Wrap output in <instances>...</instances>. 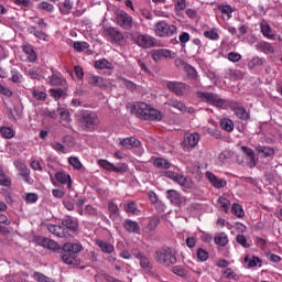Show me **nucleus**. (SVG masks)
I'll use <instances>...</instances> for the list:
<instances>
[{
    "instance_id": "obj_25",
    "label": "nucleus",
    "mask_w": 282,
    "mask_h": 282,
    "mask_svg": "<svg viewBox=\"0 0 282 282\" xmlns=\"http://www.w3.org/2000/svg\"><path fill=\"white\" fill-rule=\"evenodd\" d=\"M256 50H258V52H262L263 54H274V46L269 42H259L256 45Z\"/></svg>"
},
{
    "instance_id": "obj_7",
    "label": "nucleus",
    "mask_w": 282,
    "mask_h": 282,
    "mask_svg": "<svg viewBox=\"0 0 282 282\" xmlns=\"http://www.w3.org/2000/svg\"><path fill=\"white\" fill-rule=\"evenodd\" d=\"M166 87L176 96H184V94H188L191 91V86L181 82H169Z\"/></svg>"
},
{
    "instance_id": "obj_31",
    "label": "nucleus",
    "mask_w": 282,
    "mask_h": 282,
    "mask_svg": "<svg viewBox=\"0 0 282 282\" xmlns=\"http://www.w3.org/2000/svg\"><path fill=\"white\" fill-rule=\"evenodd\" d=\"M261 32L265 39H270L271 41H274V33H272V28L268 22H262L260 24Z\"/></svg>"
},
{
    "instance_id": "obj_64",
    "label": "nucleus",
    "mask_w": 282,
    "mask_h": 282,
    "mask_svg": "<svg viewBox=\"0 0 282 282\" xmlns=\"http://www.w3.org/2000/svg\"><path fill=\"white\" fill-rule=\"evenodd\" d=\"M63 205L66 210L73 212L75 208L74 200L72 198H64Z\"/></svg>"
},
{
    "instance_id": "obj_27",
    "label": "nucleus",
    "mask_w": 282,
    "mask_h": 282,
    "mask_svg": "<svg viewBox=\"0 0 282 282\" xmlns=\"http://www.w3.org/2000/svg\"><path fill=\"white\" fill-rule=\"evenodd\" d=\"M96 245L100 248L101 252H105L106 254H111L115 250L113 245L101 239L96 240Z\"/></svg>"
},
{
    "instance_id": "obj_58",
    "label": "nucleus",
    "mask_w": 282,
    "mask_h": 282,
    "mask_svg": "<svg viewBox=\"0 0 282 282\" xmlns=\"http://www.w3.org/2000/svg\"><path fill=\"white\" fill-rule=\"evenodd\" d=\"M11 74H12V77H11L12 83H17V84L23 83V75L19 70L12 69Z\"/></svg>"
},
{
    "instance_id": "obj_32",
    "label": "nucleus",
    "mask_w": 282,
    "mask_h": 282,
    "mask_svg": "<svg viewBox=\"0 0 282 282\" xmlns=\"http://www.w3.org/2000/svg\"><path fill=\"white\" fill-rule=\"evenodd\" d=\"M62 225L66 228V230H70V232H76V230H78V223L72 218H65L62 221Z\"/></svg>"
},
{
    "instance_id": "obj_18",
    "label": "nucleus",
    "mask_w": 282,
    "mask_h": 282,
    "mask_svg": "<svg viewBox=\"0 0 282 282\" xmlns=\"http://www.w3.org/2000/svg\"><path fill=\"white\" fill-rule=\"evenodd\" d=\"M22 50L24 52V54H26V61L29 63H36V51H34V46H32V44H24L22 46Z\"/></svg>"
},
{
    "instance_id": "obj_12",
    "label": "nucleus",
    "mask_w": 282,
    "mask_h": 282,
    "mask_svg": "<svg viewBox=\"0 0 282 282\" xmlns=\"http://www.w3.org/2000/svg\"><path fill=\"white\" fill-rule=\"evenodd\" d=\"M150 109L151 106H149L148 104L139 102L134 106V113L137 118H140V120H147V116Z\"/></svg>"
},
{
    "instance_id": "obj_16",
    "label": "nucleus",
    "mask_w": 282,
    "mask_h": 282,
    "mask_svg": "<svg viewBox=\"0 0 282 282\" xmlns=\"http://www.w3.org/2000/svg\"><path fill=\"white\" fill-rule=\"evenodd\" d=\"M120 147H122V149H138V147H140V140L130 137V138H126L120 140L119 142Z\"/></svg>"
},
{
    "instance_id": "obj_14",
    "label": "nucleus",
    "mask_w": 282,
    "mask_h": 282,
    "mask_svg": "<svg viewBox=\"0 0 282 282\" xmlns=\"http://www.w3.org/2000/svg\"><path fill=\"white\" fill-rule=\"evenodd\" d=\"M55 180L59 184H66L68 191L72 188V175H69L67 172H57L55 173Z\"/></svg>"
},
{
    "instance_id": "obj_20",
    "label": "nucleus",
    "mask_w": 282,
    "mask_h": 282,
    "mask_svg": "<svg viewBox=\"0 0 282 282\" xmlns=\"http://www.w3.org/2000/svg\"><path fill=\"white\" fill-rule=\"evenodd\" d=\"M88 85H93L94 87H99L100 89H106L107 83L105 78L96 75L88 76Z\"/></svg>"
},
{
    "instance_id": "obj_40",
    "label": "nucleus",
    "mask_w": 282,
    "mask_h": 282,
    "mask_svg": "<svg viewBox=\"0 0 282 282\" xmlns=\"http://www.w3.org/2000/svg\"><path fill=\"white\" fill-rule=\"evenodd\" d=\"M265 64V58L254 56L250 62H248V68L249 69H254V67H261V65Z\"/></svg>"
},
{
    "instance_id": "obj_49",
    "label": "nucleus",
    "mask_w": 282,
    "mask_h": 282,
    "mask_svg": "<svg viewBox=\"0 0 282 282\" xmlns=\"http://www.w3.org/2000/svg\"><path fill=\"white\" fill-rule=\"evenodd\" d=\"M25 76H29L33 80H41V70L31 68L25 70Z\"/></svg>"
},
{
    "instance_id": "obj_3",
    "label": "nucleus",
    "mask_w": 282,
    "mask_h": 282,
    "mask_svg": "<svg viewBox=\"0 0 282 282\" xmlns=\"http://www.w3.org/2000/svg\"><path fill=\"white\" fill-rule=\"evenodd\" d=\"M79 122L84 131H95L100 122L96 112L86 111L82 115Z\"/></svg>"
},
{
    "instance_id": "obj_36",
    "label": "nucleus",
    "mask_w": 282,
    "mask_h": 282,
    "mask_svg": "<svg viewBox=\"0 0 282 282\" xmlns=\"http://www.w3.org/2000/svg\"><path fill=\"white\" fill-rule=\"evenodd\" d=\"M241 151L245 153V155H246L247 160L250 162V164L252 166H254L257 164V162L254 161V150H252L246 145H242Z\"/></svg>"
},
{
    "instance_id": "obj_37",
    "label": "nucleus",
    "mask_w": 282,
    "mask_h": 282,
    "mask_svg": "<svg viewBox=\"0 0 282 282\" xmlns=\"http://www.w3.org/2000/svg\"><path fill=\"white\" fill-rule=\"evenodd\" d=\"M153 166H155V169H169L171 166V162H169V160L163 159V158H155L153 160Z\"/></svg>"
},
{
    "instance_id": "obj_13",
    "label": "nucleus",
    "mask_w": 282,
    "mask_h": 282,
    "mask_svg": "<svg viewBox=\"0 0 282 282\" xmlns=\"http://www.w3.org/2000/svg\"><path fill=\"white\" fill-rule=\"evenodd\" d=\"M48 232L51 235H55V237H59L61 239H65V237H69V232L61 225H48L47 226Z\"/></svg>"
},
{
    "instance_id": "obj_59",
    "label": "nucleus",
    "mask_w": 282,
    "mask_h": 282,
    "mask_svg": "<svg viewBox=\"0 0 282 282\" xmlns=\"http://www.w3.org/2000/svg\"><path fill=\"white\" fill-rule=\"evenodd\" d=\"M218 203L220 204L221 210L228 213V209L230 208V200L226 197H219Z\"/></svg>"
},
{
    "instance_id": "obj_6",
    "label": "nucleus",
    "mask_w": 282,
    "mask_h": 282,
    "mask_svg": "<svg viewBox=\"0 0 282 282\" xmlns=\"http://www.w3.org/2000/svg\"><path fill=\"white\" fill-rule=\"evenodd\" d=\"M227 105L239 120H250V112L246 111V108L239 105V101H228Z\"/></svg>"
},
{
    "instance_id": "obj_22",
    "label": "nucleus",
    "mask_w": 282,
    "mask_h": 282,
    "mask_svg": "<svg viewBox=\"0 0 282 282\" xmlns=\"http://www.w3.org/2000/svg\"><path fill=\"white\" fill-rule=\"evenodd\" d=\"M15 166L19 171V175L23 177L24 182L26 184H30V169H28V165L23 163H15Z\"/></svg>"
},
{
    "instance_id": "obj_1",
    "label": "nucleus",
    "mask_w": 282,
    "mask_h": 282,
    "mask_svg": "<svg viewBox=\"0 0 282 282\" xmlns=\"http://www.w3.org/2000/svg\"><path fill=\"white\" fill-rule=\"evenodd\" d=\"M154 259L160 265L169 268L177 263V251L171 247L163 246L154 252Z\"/></svg>"
},
{
    "instance_id": "obj_15",
    "label": "nucleus",
    "mask_w": 282,
    "mask_h": 282,
    "mask_svg": "<svg viewBox=\"0 0 282 282\" xmlns=\"http://www.w3.org/2000/svg\"><path fill=\"white\" fill-rule=\"evenodd\" d=\"M126 232H133L140 235V225L135 220L126 219L122 224Z\"/></svg>"
},
{
    "instance_id": "obj_47",
    "label": "nucleus",
    "mask_w": 282,
    "mask_h": 282,
    "mask_svg": "<svg viewBox=\"0 0 282 282\" xmlns=\"http://www.w3.org/2000/svg\"><path fill=\"white\" fill-rule=\"evenodd\" d=\"M231 213L232 215H235L236 217H239L241 219V217L246 216V212H243V207H241L239 204L235 203L231 206Z\"/></svg>"
},
{
    "instance_id": "obj_9",
    "label": "nucleus",
    "mask_w": 282,
    "mask_h": 282,
    "mask_svg": "<svg viewBox=\"0 0 282 282\" xmlns=\"http://www.w3.org/2000/svg\"><path fill=\"white\" fill-rule=\"evenodd\" d=\"M117 25L122 30H131L133 28V17L124 11L119 12L117 14Z\"/></svg>"
},
{
    "instance_id": "obj_10",
    "label": "nucleus",
    "mask_w": 282,
    "mask_h": 282,
    "mask_svg": "<svg viewBox=\"0 0 282 282\" xmlns=\"http://www.w3.org/2000/svg\"><path fill=\"white\" fill-rule=\"evenodd\" d=\"M104 36H106V39H110L111 43H120L124 40L122 32H119L118 29L113 26L106 28L104 30Z\"/></svg>"
},
{
    "instance_id": "obj_28",
    "label": "nucleus",
    "mask_w": 282,
    "mask_h": 282,
    "mask_svg": "<svg viewBox=\"0 0 282 282\" xmlns=\"http://www.w3.org/2000/svg\"><path fill=\"white\" fill-rule=\"evenodd\" d=\"M219 124L223 131H226L227 133H232V131H235V122L229 118L220 119Z\"/></svg>"
},
{
    "instance_id": "obj_62",
    "label": "nucleus",
    "mask_w": 282,
    "mask_h": 282,
    "mask_svg": "<svg viewBox=\"0 0 282 282\" xmlns=\"http://www.w3.org/2000/svg\"><path fill=\"white\" fill-rule=\"evenodd\" d=\"M236 241L237 243H239V246H241L242 248H250V243H248V239L246 238V236L243 235H238L236 237Z\"/></svg>"
},
{
    "instance_id": "obj_60",
    "label": "nucleus",
    "mask_w": 282,
    "mask_h": 282,
    "mask_svg": "<svg viewBox=\"0 0 282 282\" xmlns=\"http://www.w3.org/2000/svg\"><path fill=\"white\" fill-rule=\"evenodd\" d=\"M174 9L175 12H184L186 10V0H175Z\"/></svg>"
},
{
    "instance_id": "obj_4",
    "label": "nucleus",
    "mask_w": 282,
    "mask_h": 282,
    "mask_svg": "<svg viewBox=\"0 0 282 282\" xmlns=\"http://www.w3.org/2000/svg\"><path fill=\"white\" fill-rule=\"evenodd\" d=\"M156 36H161L162 39L173 36V34L177 33V26L174 24H167L166 21H159L154 25Z\"/></svg>"
},
{
    "instance_id": "obj_50",
    "label": "nucleus",
    "mask_w": 282,
    "mask_h": 282,
    "mask_svg": "<svg viewBox=\"0 0 282 282\" xmlns=\"http://www.w3.org/2000/svg\"><path fill=\"white\" fill-rule=\"evenodd\" d=\"M126 213L135 215L138 213V204L135 202H129L123 206Z\"/></svg>"
},
{
    "instance_id": "obj_52",
    "label": "nucleus",
    "mask_w": 282,
    "mask_h": 282,
    "mask_svg": "<svg viewBox=\"0 0 282 282\" xmlns=\"http://www.w3.org/2000/svg\"><path fill=\"white\" fill-rule=\"evenodd\" d=\"M73 47L75 52H85V50H89V43L87 42H74Z\"/></svg>"
},
{
    "instance_id": "obj_55",
    "label": "nucleus",
    "mask_w": 282,
    "mask_h": 282,
    "mask_svg": "<svg viewBox=\"0 0 282 282\" xmlns=\"http://www.w3.org/2000/svg\"><path fill=\"white\" fill-rule=\"evenodd\" d=\"M205 39H209L210 41H218L219 40V33L215 31V29H212L209 31L204 32Z\"/></svg>"
},
{
    "instance_id": "obj_46",
    "label": "nucleus",
    "mask_w": 282,
    "mask_h": 282,
    "mask_svg": "<svg viewBox=\"0 0 282 282\" xmlns=\"http://www.w3.org/2000/svg\"><path fill=\"white\" fill-rule=\"evenodd\" d=\"M0 133L2 138H6V140H12V137L14 135V130L10 127H1Z\"/></svg>"
},
{
    "instance_id": "obj_44",
    "label": "nucleus",
    "mask_w": 282,
    "mask_h": 282,
    "mask_svg": "<svg viewBox=\"0 0 282 282\" xmlns=\"http://www.w3.org/2000/svg\"><path fill=\"white\" fill-rule=\"evenodd\" d=\"M219 12L221 14H226L228 19H232V12H235V9L230 4H220L218 6Z\"/></svg>"
},
{
    "instance_id": "obj_61",
    "label": "nucleus",
    "mask_w": 282,
    "mask_h": 282,
    "mask_svg": "<svg viewBox=\"0 0 282 282\" xmlns=\"http://www.w3.org/2000/svg\"><path fill=\"white\" fill-rule=\"evenodd\" d=\"M196 254L199 261H208L209 253L205 249L203 248L197 249Z\"/></svg>"
},
{
    "instance_id": "obj_41",
    "label": "nucleus",
    "mask_w": 282,
    "mask_h": 282,
    "mask_svg": "<svg viewBox=\"0 0 282 282\" xmlns=\"http://www.w3.org/2000/svg\"><path fill=\"white\" fill-rule=\"evenodd\" d=\"M145 120H162V112L155 108L150 107Z\"/></svg>"
},
{
    "instance_id": "obj_42",
    "label": "nucleus",
    "mask_w": 282,
    "mask_h": 282,
    "mask_svg": "<svg viewBox=\"0 0 282 282\" xmlns=\"http://www.w3.org/2000/svg\"><path fill=\"white\" fill-rule=\"evenodd\" d=\"M245 263H248L247 268H257V264H259V268H261V259L259 257L253 256L252 259H250V256L245 257L243 259Z\"/></svg>"
},
{
    "instance_id": "obj_51",
    "label": "nucleus",
    "mask_w": 282,
    "mask_h": 282,
    "mask_svg": "<svg viewBox=\"0 0 282 282\" xmlns=\"http://www.w3.org/2000/svg\"><path fill=\"white\" fill-rule=\"evenodd\" d=\"M129 171V164L127 163H118L117 165H112V173H127Z\"/></svg>"
},
{
    "instance_id": "obj_48",
    "label": "nucleus",
    "mask_w": 282,
    "mask_h": 282,
    "mask_svg": "<svg viewBox=\"0 0 282 282\" xmlns=\"http://www.w3.org/2000/svg\"><path fill=\"white\" fill-rule=\"evenodd\" d=\"M184 72H186L188 78L192 80H197V69H195V67L191 66L189 64H185Z\"/></svg>"
},
{
    "instance_id": "obj_43",
    "label": "nucleus",
    "mask_w": 282,
    "mask_h": 282,
    "mask_svg": "<svg viewBox=\"0 0 282 282\" xmlns=\"http://www.w3.org/2000/svg\"><path fill=\"white\" fill-rule=\"evenodd\" d=\"M225 78L228 80H241L243 73L241 70H228Z\"/></svg>"
},
{
    "instance_id": "obj_19",
    "label": "nucleus",
    "mask_w": 282,
    "mask_h": 282,
    "mask_svg": "<svg viewBox=\"0 0 282 282\" xmlns=\"http://www.w3.org/2000/svg\"><path fill=\"white\" fill-rule=\"evenodd\" d=\"M135 45H139V47H152L153 46V40L147 35L139 34L134 37Z\"/></svg>"
},
{
    "instance_id": "obj_38",
    "label": "nucleus",
    "mask_w": 282,
    "mask_h": 282,
    "mask_svg": "<svg viewBox=\"0 0 282 282\" xmlns=\"http://www.w3.org/2000/svg\"><path fill=\"white\" fill-rule=\"evenodd\" d=\"M62 261L64 263H67V265H76V263H78L76 254L69 252H65L64 254H62Z\"/></svg>"
},
{
    "instance_id": "obj_56",
    "label": "nucleus",
    "mask_w": 282,
    "mask_h": 282,
    "mask_svg": "<svg viewBox=\"0 0 282 282\" xmlns=\"http://www.w3.org/2000/svg\"><path fill=\"white\" fill-rule=\"evenodd\" d=\"M68 164H70V166H74L76 171H80V169H83V163L76 156H70L68 159Z\"/></svg>"
},
{
    "instance_id": "obj_54",
    "label": "nucleus",
    "mask_w": 282,
    "mask_h": 282,
    "mask_svg": "<svg viewBox=\"0 0 282 282\" xmlns=\"http://www.w3.org/2000/svg\"><path fill=\"white\" fill-rule=\"evenodd\" d=\"M98 165L101 167V169H105V171H111L113 172V163L105 160V159H100L98 160Z\"/></svg>"
},
{
    "instance_id": "obj_17",
    "label": "nucleus",
    "mask_w": 282,
    "mask_h": 282,
    "mask_svg": "<svg viewBox=\"0 0 282 282\" xmlns=\"http://www.w3.org/2000/svg\"><path fill=\"white\" fill-rule=\"evenodd\" d=\"M166 197L173 204L174 206H181L182 205V194L175 189H167L166 191Z\"/></svg>"
},
{
    "instance_id": "obj_23",
    "label": "nucleus",
    "mask_w": 282,
    "mask_h": 282,
    "mask_svg": "<svg viewBox=\"0 0 282 282\" xmlns=\"http://www.w3.org/2000/svg\"><path fill=\"white\" fill-rule=\"evenodd\" d=\"M28 32L29 34H33L36 39H40V41H50V36L45 32L36 29V26L30 25Z\"/></svg>"
},
{
    "instance_id": "obj_21",
    "label": "nucleus",
    "mask_w": 282,
    "mask_h": 282,
    "mask_svg": "<svg viewBox=\"0 0 282 282\" xmlns=\"http://www.w3.org/2000/svg\"><path fill=\"white\" fill-rule=\"evenodd\" d=\"M50 85H53L54 87H65L67 85V80H65V77L61 74H53L48 77Z\"/></svg>"
},
{
    "instance_id": "obj_2",
    "label": "nucleus",
    "mask_w": 282,
    "mask_h": 282,
    "mask_svg": "<svg viewBox=\"0 0 282 282\" xmlns=\"http://www.w3.org/2000/svg\"><path fill=\"white\" fill-rule=\"evenodd\" d=\"M196 96L202 100V102H206L213 107H219L220 109H224L228 105L226 99H221L220 96L215 93L197 91Z\"/></svg>"
},
{
    "instance_id": "obj_45",
    "label": "nucleus",
    "mask_w": 282,
    "mask_h": 282,
    "mask_svg": "<svg viewBox=\"0 0 282 282\" xmlns=\"http://www.w3.org/2000/svg\"><path fill=\"white\" fill-rule=\"evenodd\" d=\"M169 106L173 107V109H177V111H181V113H185L186 111V105L177 99L171 100Z\"/></svg>"
},
{
    "instance_id": "obj_63",
    "label": "nucleus",
    "mask_w": 282,
    "mask_h": 282,
    "mask_svg": "<svg viewBox=\"0 0 282 282\" xmlns=\"http://www.w3.org/2000/svg\"><path fill=\"white\" fill-rule=\"evenodd\" d=\"M108 210L110 213V217L118 215L120 213V208L116 205V203L108 204Z\"/></svg>"
},
{
    "instance_id": "obj_24",
    "label": "nucleus",
    "mask_w": 282,
    "mask_h": 282,
    "mask_svg": "<svg viewBox=\"0 0 282 282\" xmlns=\"http://www.w3.org/2000/svg\"><path fill=\"white\" fill-rule=\"evenodd\" d=\"M40 243L43 248H47L48 250H61V245L50 238H40Z\"/></svg>"
},
{
    "instance_id": "obj_8",
    "label": "nucleus",
    "mask_w": 282,
    "mask_h": 282,
    "mask_svg": "<svg viewBox=\"0 0 282 282\" xmlns=\"http://www.w3.org/2000/svg\"><path fill=\"white\" fill-rule=\"evenodd\" d=\"M138 261L143 274H147L148 276H155V272H153V263L147 254H139Z\"/></svg>"
},
{
    "instance_id": "obj_11",
    "label": "nucleus",
    "mask_w": 282,
    "mask_h": 282,
    "mask_svg": "<svg viewBox=\"0 0 282 282\" xmlns=\"http://www.w3.org/2000/svg\"><path fill=\"white\" fill-rule=\"evenodd\" d=\"M205 177L208 180L209 184L214 186V188H225L228 182L225 178L217 177L213 172H206Z\"/></svg>"
},
{
    "instance_id": "obj_57",
    "label": "nucleus",
    "mask_w": 282,
    "mask_h": 282,
    "mask_svg": "<svg viewBox=\"0 0 282 282\" xmlns=\"http://www.w3.org/2000/svg\"><path fill=\"white\" fill-rule=\"evenodd\" d=\"M32 96H33V98H35V100H42V101L47 100V93H45V91L35 89L32 91Z\"/></svg>"
},
{
    "instance_id": "obj_33",
    "label": "nucleus",
    "mask_w": 282,
    "mask_h": 282,
    "mask_svg": "<svg viewBox=\"0 0 282 282\" xmlns=\"http://www.w3.org/2000/svg\"><path fill=\"white\" fill-rule=\"evenodd\" d=\"M72 8H74V2H70L69 0H65L58 6L61 14L64 15L69 14L72 12Z\"/></svg>"
},
{
    "instance_id": "obj_29",
    "label": "nucleus",
    "mask_w": 282,
    "mask_h": 282,
    "mask_svg": "<svg viewBox=\"0 0 282 282\" xmlns=\"http://www.w3.org/2000/svg\"><path fill=\"white\" fill-rule=\"evenodd\" d=\"M257 153L261 155L262 158H272L274 155V149L265 145H258L256 148Z\"/></svg>"
},
{
    "instance_id": "obj_39",
    "label": "nucleus",
    "mask_w": 282,
    "mask_h": 282,
    "mask_svg": "<svg viewBox=\"0 0 282 282\" xmlns=\"http://www.w3.org/2000/svg\"><path fill=\"white\" fill-rule=\"evenodd\" d=\"M0 186H12V178L3 171V167H0Z\"/></svg>"
},
{
    "instance_id": "obj_35",
    "label": "nucleus",
    "mask_w": 282,
    "mask_h": 282,
    "mask_svg": "<svg viewBox=\"0 0 282 282\" xmlns=\"http://www.w3.org/2000/svg\"><path fill=\"white\" fill-rule=\"evenodd\" d=\"M176 182L183 188H193V180H191V177H186L184 175L178 174V177L176 178Z\"/></svg>"
},
{
    "instance_id": "obj_26",
    "label": "nucleus",
    "mask_w": 282,
    "mask_h": 282,
    "mask_svg": "<svg viewBox=\"0 0 282 282\" xmlns=\"http://www.w3.org/2000/svg\"><path fill=\"white\" fill-rule=\"evenodd\" d=\"M63 250L64 252H68L70 254H78V252H80L83 250V246L78 245V243H72V242H66L63 246Z\"/></svg>"
},
{
    "instance_id": "obj_53",
    "label": "nucleus",
    "mask_w": 282,
    "mask_h": 282,
    "mask_svg": "<svg viewBox=\"0 0 282 282\" xmlns=\"http://www.w3.org/2000/svg\"><path fill=\"white\" fill-rule=\"evenodd\" d=\"M37 9L44 10V12H54V4L47 1H42L37 4Z\"/></svg>"
},
{
    "instance_id": "obj_30",
    "label": "nucleus",
    "mask_w": 282,
    "mask_h": 282,
    "mask_svg": "<svg viewBox=\"0 0 282 282\" xmlns=\"http://www.w3.org/2000/svg\"><path fill=\"white\" fill-rule=\"evenodd\" d=\"M95 69H113V64L107 58H101L95 62Z\"/></svg>"
},
{
    "instance_id": "obj_34",
    "label": "nucleus",
    "mask_w": 282,
    "mask_h": 282,
    "mask_svg": "<svg viewBox=\"0 0 282 282\" xmlns=\"http://www.w3.org/2000/svg\"><path fill=\"white\" fill-rule=\"evenodd\" d=\"M214 241L216 246L225 248V246H228V235H226V232H219L217 236H215Z\"/></svg>"
},
{
    "instance_id": "obj_5",
    "label": "nucleus",
    "mask_w": 282,
    "mask_h": 282,
    "mask_svg": "<svg viewBox=\"0 0 282 282\" xmlns=\"http://www.w3.org/2000/svg\"><path fill=\"white\" fill-rule=\"evenodd\" d=\"M199 140H202V135L197 132L185 133L182 141L183 151H193L199 144Z\"/></svg>"
}]
</instances>
